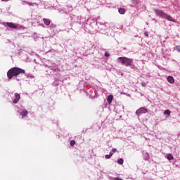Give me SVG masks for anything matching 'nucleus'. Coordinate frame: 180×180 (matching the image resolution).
<instances>
[{
  "mask_svg": "<svg viewBox=\"0 0 180 180\" xmlns=\"http://www.w3.org/2000/svg\"><path fill=\"white\" fill-rule=\"evenodd\" d=\"M1 1H3L4 2H8V1L9 0H1Z\"/></svg>",
  "mask_w": 180,
  "mask_h": 180,
  "instance_id": "obj_24",
  "label": "nucleus"
},
{
  "mask_svg": "<svg viewBox=\"0 0 180 180\" xmlns=\"http://www.w3.org/2000/svg\"><path fill=\"white\" fill-rule=\"evenodd\" d=\"M109 155L112 157V155H113V152H110Z\"/></svg>",
  "mask_w": 180,
  "mask_h": 180,
  "instance_id": "obj_23",
  "label": "nucleus"
},
{
  "mask_svg": "<svg viewBox=\"0 0 180 180\" xmlns=\"http://www.w3.org/2000/svg\"><path fill=\"white\" fill-rule=\"evenodd\" d=\"M112 156L111 155H105V158L107 159V160H109V158H110Z\"/></svg>",
  "mask_w": 180,
  "mask_h": 180,
  "instance_id": "obj_18",
  "label": "nucleus"
},
{
  "mask_svg": "<svg viewBox=\"0 0 180 180\" xmlns=\"http://www.w3.org/2000/svg\"><path fill=\"white\" fill-rule=\"evenodd\" d=\"M25 70L20 68H12L7 72V77L8 79H12L13 77H18L19 74H25Z\"/></svg>",
  "mask_w": 180,
  "mask_h": 180,
  "instance_id": "obj_1",
  "label": "nucleus"
},
{
  "mask_svg": "<svg viewBox=\"0 0 180 180\" xmlns=\"http://www.w3.org/2000/svg\"><path fill=\"white\" fill-rule=\"evenodd\" d=\"M167 82L169 84H174V82H175V79H174V77L172 76H169L167 77Z\"/></svg>",
  "mask_w": 180,
  "mask_h": 180,
  "instance_id": "obj_8",
  "label": "nucleus"
},
{
  "mask_svg": "<svg viewBox=\"0 0 180 180\" xmlns=\"http://www.w3.org/2000/svg\"><path fill=\"white\" fill-rule=\"evenodd\" d=\"M117 60L122 64V65H124L125 67H131V65H133V59H130L127 57H119Z\"/></svg>",
  "mask_w": 180,
  "mask_h": 180,
  "instance_id": "obj_3",
  "label": "nucleus"
},
{
  "mask_svg": "<svg viewBox=\"0 0 180 180\" xmlns=\"http://www.w3.org/2000/svg\"><path fill=\"white\" fill-rule=\"evenodd\" d=\"M6 26L11 27V29H22V25L15 24L13 22H6Z\"/></svg>",
  "mask_w": 180,
  "mask_h": 180,
  "instance_id": "obj_4",
  "label": "nucleus"
},
{
  "mask_svg": "<svg viewBox=\"0 0 180 180\" xmlns=\"http://www.w3.org/2000/svg\"><path fill=\"white\" fill-rule=\"evenodd\" d=\"M20 116H22V119H24V117H26V116H27V115H29V111L24 110L23 111H22L20 113Z\"/></svg>",
  "mask_w": 180,
  "mask_h": 180,
  "instance_id": "obj_7",
  "label": "nucleus"
},
{
  "mask_svg": "<svg viewBox=\"0 0 180 180\" xmlns=\"http://www.w3.org/2000/svg\"><path fill=\"white\" fill-rule=\"evenodd\" d=\"M118 164H120V165H123L124 160L123 159L120 158L117 160Z\"/></svg>",
  "mask_w": 180,
  "mask_h": 180,
  "instance_id": "obj_13",
  "label": "nucleus"
},
{
  "mask_svg": "<svg viewBox=\"0 0 180 180\" xmlns=\"http://www.w3.org/2000/svg\"><path fill=\"white\" fill-rule=\"evenodd\" d=\"M165 115H171V111L169 110H166L164 112Z\"/></svg>",
  "mask_w": 180,
  "mask_h": 180,
  "instance_id": "obj_14",
  "label": "nucleus"
},
{
  "mask_svg": "<svg viewBox=\"0 0 180 180\" xmlns=\"http://www.w3.org/2000/svg\"><path fill=\"white\" fill-rule=\"evenodd\" d=\"M114 180H123V179H120L119 177H116Z\"/></svg>",
  "mask_w": 180,
  "mask_h": 180,
  "instance_id": "obj_22",
  "label": "nucleus"
},
{
  "mask_svg": "<svg viewBox=\"0 0 180 180\" xmlns=\"http://www.w3.org/2000/svg\"><path fill=\"white\" fill-rule=\"evenodd\" d=\"M141 85H142V86H146V82H142V83H141Z\"/></svg>",
  "mask_w": 180,
  "mask_h": 180,
  "instance_id": "obj_21",
  "label": "nucleus"
},
{
  "mask_svg": "<svg viewBox=\"0 0 180 180\" xmlns=\"http://www.w3.org/2000/svg\"><path fill=\"white\" fill-rule=\"evenodd\" d=\"M167 160H169V161L174 160V156H172L171 154L167 155Z\"/></svg>",
  "mask_w": 180,
  "mask_h": 180,
  "instance_id": "obj_12",
  "label": "nucleus"
},
{
  "mask_svg": "<svg viewBox=\"0 0 180 180\" xmlns=\"http://www.w3.org/2000/svg\"><path fill=\"white\" fill-rule=\"evenodd\" d=\"M75 144V141L72 140V141H70V146L72 147V146H74Z\"/></svg>",
  "mask_w": 180,
  "mask_h": 180,
  "instance_id": "obj_15",
  "label": "nucleus"
},
{
  "mask_svg": "<svg viewBox=\"0 0 180 180\" xmlns=\"http://www.w3.org/2000/svg\"><path fill=\"white\" fill-rule=\"evenodd\" d=\"M110 54H109L108 53H105V57H110Z\"/></svg>",
  "mask_w": 180,
  "mask_h": 180,
  "instance_id": "obj_19",
  "label": "nucleus"
},
{
  "mask_svg": "<svg viewBox=\"0 0 180 180\" xmlns=\"http://www.w3.org/2000/svg\"><path fill=\"white\" fill-rule=\"evenodd\" d=\"M144 34H145V36H146V37H148V32H144Z\"/></svg>",
  "mask_w": 180,
  "mask_h": 180,
  "instance_id": "obj_20",
  "label": "nucleus"
},
{
  "mask_svg": "<svg viewBox=\"0 0 180 180\" xmlns=\"http://www.w3.org/2000/svg\"><path fill=\"white\" fill-rule=\"evenodd\" d=\"M43 22H44V25H46V26H49L50 25L51 22L49 19L44 18Z\"/></svg>",
  "mask_w": 180,
  "mask_h": 180,
  "instance_id": "obj_9",
  "label": "nucleus"
},
{
  "mask_svg": "<svg viewBox=\"0 0 180 180\" xmlns=\"http://www.w3.org/2000/svg\"><path fill=\"white\" fill-rule=\"evenodd\" d=\"M116 151H117V150L116 148H112L111 153H112V154H114V153H116Z\"/></svg>",
  "mask_w": 180,
  "mask_h": 180,
  "instance_id": "obj_17",
  "label": "nucleus"
},
{
  "mask_svg": "<svg viewBox=\"0 0 180 180\" xmlns=\"http://www.w3.org/2000/svg\"><path fill=\"white\" fill-rule=\"evenodd\" d=\"M107 101L109 104L112 103V101H113V96L112 95L108 96Z\"/></svg>",
  "mask_w": 180,
  "mask_h": 180,
  "instance_id": "obj_10",
  "label": "nucleus"
},
{
  "mask_svg": "<svg viewBox=\"0 0 180 180\" xmlns=\"http://www.w3.org/2000/svg\"><path fill=\"white\" fill-rule=\"evenodd\" d=\"M154 12L157 15V16H159V18H162V19H167V20H169V22H175V20H174V18L171 15L164 13V11L161 10L155 9Z\"/></svg>",
  "mask_w": 180,
  "mask_h": 180,
  "instance_id": "obj_2",
  "label": "nucleus"
},
{
  "mask_svg": "<svg viewBox=\"0 0 180 180\" xmlns=\"http://www.w3.org/2000/svg\"><path fill=\"white\" fill-rule=\"evenodd\" d=\"M119 13H120V15H124V13H126V10H124V8H119L118 10Z\"/></svg>",
  "mask_w": 180,
  "mask_h": 180,
  "instance_id": "obj_11",
  "label": "nucleus"
},
{
  "mask_svg": "<svg viewBox=\"0 0 180 180\" xmlns=\"http://www.w3.org/2000/svg\"><path fill=\"white\" fill-rule=\"evenodd\" d=\"M176 49L177 51H179V53H180V46L179 45L176 46Z\"/></svg>",
  "mask_w": 180,
  "mask_h": 180,
  "instance_id": "obj_16",
  "label": "nucleus"
},
{
  "mask_svg": "<svg viewBox=\"0 0 180 180\" xmlns=\"http://www.w3.org/2000/svg\"><path fill=\"white\" fill-rule=\"evenodd\" d=\"M147 112H148V110H147V108H146L144 107H142V108H140L139 109H138L136 111V115H141L143 113H147Z\"/></svg>",
  "mask_w": 180,
  "mask_h": 180,
  "instance_id": "obj_5",
  "label": "nucleus"
},
{
  "mask_svg": "<svg viewBox=\"0 0 180 180\" xmlns=\"http://www.w3.org/2000/svg\"><path fill=\"white\" fill-rule=\"evenodd\" d=\"M20 101V94L16 93L15 94V99L13 100V103L16 104Z\"/></svg>",
  "mask_w": 180,
  "mask_h": 180,
  "instance_id": "obj_6",
  "label": "nucleus"
}]
</instances>
